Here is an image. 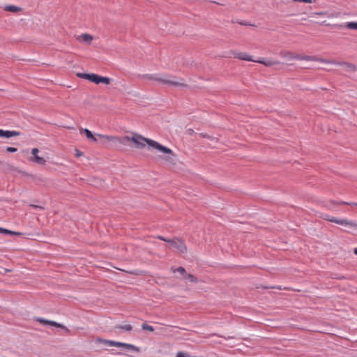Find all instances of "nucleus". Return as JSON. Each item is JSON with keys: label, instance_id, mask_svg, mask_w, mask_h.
Returning <instances> with one entry per match:
<instances>
[{"label": "nucleus", "instance_id": "obj_1", "mask_svg": "<svg viewBox=\"0 0 357 357\" xmlns=\"http://www.w3.org/2000/svg\"><path fill=\"white\" fill-rule=\"evenodd\" d=\"M141 79L144 83L150 85L165 86L174 88L189 87L184 79L176 77L167 74H145L142 75Z\"/></svg>", "mask_w": 357, "mask_h": 357}, {"label": "nucleus", "instance_id": "obj_2", "mask_svg": "<svg viewBox=\"0 0 357 357\" xmlns=\"http://www.w3.org/2000/svg\"><path fill=\"white\" fill-rule=\"evenodd\" d=\"M126 139L128 141L132 142L135 144V147L137 149H143L145 147L146 144H147L149 147H151L159 152L172 155H174L173 151L170 149L161 145L154 140L144 137L140 135L135 134L132 137H126Z\"/></svg>", "mask_w": 357, "mask_h": 357}, {"label": "nucleus", "instance_id": "obj_3", "mask_svg": "<svg viewBox=\"0 0 357 357\" xmlns=\"http://www.w3.org/2000/svg\"><path fill=\"white\" fill-rule=\"evenodd\" d=\"M77 75L80 78L88 79L96 84H102L106 86L112 84V86L117 87L116 81L107 77H102L94 73H77Z\"/></svg>", "mask_w": 357, "mask_h": 357}, {"label": "nucleus", "instance_id": "obj_4", "mask_svg": "<svg viewBox=\"0 0 357 357\" xmlns=\"http://www.w3.org/2000/svg\"><path fill=\"white\" fill-rule=\"evenodd\" d=\"M323 218L331 222H334L340 225L349 226L357 228V222L350 221L347 219H338L329 215H323Z\"/></svg>", "mask_w": 357, "mask_h": 357}, {"label": "nucleus", "instance_id": "obj_5", "mask_svg": "<svg viewBox=\"0 0 357 357\" xmlns=\"http://www.w3.org/2000/svg\"><path fill=\"white\" fill-rule=\"evenodd\" d=\"M99 342L103 343L106 345L110 346V347H123L125 349H130L135 351H139V349L135 347L133 344L120 342H116L113 340H103V339H99Z\"/></svg>", "mask_w": 357, "mask_h": 357}, {"label": "nucleus", "instance_id": "obj_6", "mask_svg": "<svg viewBox=\"0 0 357 357\" xmlns=\"http://www.w3.org/2000/svg\"><path fill=\"white\" fill-rule=\"evenodd\" d=\"M167 243H169L171 248H174L180 253H183L186 250L184 243L179 239L169 240L167 241Z\"/></svg>", "mask_w": 357, "mask_h": 357}, {"label": "nucleus", "instance_id": "obj_7", "mask_svg": "<svg viewBox=\"0 0 357 357\" xmlns=\"http://www.w3.org/2000/svg\"><path fill=\"white\" fill-rule=\"evenodd\" d=\"M330 63H335V65H340L342 67L343 70L345 71V72H347V73H354L356 72V67L355 65L352 64V63H338V62H336L335 61H330L329 62Z\"/></svg>", "mask_w": 357, "mask_h": 357}, {"label": "nucleus", "instance_id": "obj_8", "mask_svg": "<svg viewBox=\"0 0 357 357\" xmlns=\"http://www.w3.org/2000/svg\"><path fill=\"white\" fill-rule=\"evenodd\" d=\"M232 54L233 55H230V56L238 59L240 60L254 61L252 56L246 52H233Z\"/></svg>", "mask_w": 357, "mask_h": 357}, {"label": "nucleus", "instance_id": "obj_9", "mask_svg": "<svg viewBox=\"0 0 357 357\" xmlns=\"http://www.w3.org/2000/svg\"><path fill=\"white\" fill-rule=\"evenodd\" d=\"M38 152H39V150L37 148L32 149L31 154L33 155V157L31 159V160L38 165H45L46 162V160H45V158H43L42 157H39L38 155Z\"/></svg>", "mask_w": 357, "mask_h": 357}, {"label": "nucleus", "instance_id": "obj_10", "mask_svg": "<svg viewBox=\"0 0 357 357\" xmlns=\"http://www.w3.org/2000/svg\"><path fill=\"white\" fill-rule=\"evenodd\" d=\"M298 57L299 58H298V60H305V61H320L322 63H328L329 62V61H326L325 59H320L315 56H305V55L298 54Z\"/></svg>", "mask_w": 357, "mask_h": 357}, {"label": "nucleus", "instance_id": "obj_11", "mask_svg": "<svg viewBox=\"0 0 357 357\" xmlns=\"http://www.w3.org/2000/svg\"><path fill=\"white\" fill-rule=\"evenodd\" d=\"M36 320L43 324H48L51 326L60 327L61 328L65 329L66 331H68V329L66 328V326H64L63 325H62L61 324L56 323L54 321H50V320L42 319V318H37Z\"/></svg>", "mask_w": 357, "mask_h": 357}, {"label": "nucleus", "instance_id": "obj_12", "mask_svg": "<svg viewBox=\"0 0 357 357\" xmlns=\"http://www.w3.org/2000/svg\"><path fill=\"white\" fill-rule=\"evenodd\" d=\"M280 56L288 61L298 60V54H295L290 51H282Z\"/></svg>", "mask_w": 357, "mask_h": 357}, {"label": "nucleus", "instance_id": "obj_13", "mask_svg": "<svg viewBox=\"0 0 357 357\" xmlns=\"http://www.w3.org/2000/svg\"><path fill=\"white\" fill-rule=\"evenodd\" d=\"M20 135V132L15 130H3L0 129V137L10 138L12 137L19 136Z\"/></svg>", "mask_w": 357, "mask_h": 357}, {"label": "nucleus", "instance_id": "obj_14", "mask_svg": "<svg viewBox=\"0 0 357 357\" xmlns=\"http://www.w3.org/2000/svg\"><path fill=\"white\" fill-rule=\"evenodd\" d=\"M77 40L82 43H86L90 44L93 40V37L91 35L88 33H83L78 36Z\"/></svg>", "mask_w": 357, "mask_h": 357}, {"label": "nucleus", "instance_id": "obj_15", "mask_svg": "<svg viewBox=\"0 0 357 357\" xmlns=\"http://www.w3.org/2000/svg\"><path fill=\"white\" fill-rule=\"evenodd\" d=\"M79 131H80L81 134L84 133L86 135V137L88 139H89L92 142H97V139L95 137V136L92 134V132L89 130H88L86 128H81L79 130Z\"/></svg>", "mask_w": 357, "mask_h": 357}, {"label": "nucleus", "instance_id": "obj_16", "mask_svg": "<svg viewBox=\"0 0 357 357\" xmlns=\"http://www.w3.org/2000/svg\"><path fill=\"white\" fill-rule=\"evenodd\" d=\"M254 62H257V63H262L264 66H268V67L269 66H273L274 65H276V64L279 63L278 61L271 60V59L266 60V61H264V60H255L254 59Z\"/></svg>", "mask_w": 357, "mask_h": 357}, {"label": "nucleus", "instance_id": "obj_17", "mask_svg": "<svg viewBox=\"0 0 357 357\" xmlns=\"http://www.w3.org/2000/svg\"><path fill=\"white\" fill-rule=\"evenodd\" d=\"M0 233L5 234H10V235H17V236L21 235V233L8 230V229L2 228V227H0Z\"/></svg>", "mask_w": 357, "mask_h": 357}, {"label": "nucleus", "instance_id": "obj_18", "mask_svg": "<svg viewBox=\"0 0 357 357\" xmlns=\"http://www.w3.org/2000/svg\"><path fill=\"white\" fill-rule=\"evenodd\" d=\"M96 135L98 137H100L101 138H105V139H107L108 141H111V142H114V141L119 140V138L115 137V136L102 135H100V134H97Z\"/></svg>", "mask_w": 357, "mask_h": 357}, {"label": "nucleus", "instance_id": "obj_19", "mask_svg": "<svg viewBox=\"0 0 357 357\" xmlns=\"http://www.w3.org/2000/svg\"><path fill=\"white\" fill-rule=\"evenodd\" d=\"M344 26L349 29H355L357 30V22H347Z\"/></svg>", "mask_w": 357, "mask_h": 357}, {"label": "nucleus", "instance_id": "obj_20", "mask_svg": "<svg viewBox=\"0 0 357 357\" xmlns=\"http://www.w3.org/2000/svg\"><path fill=\"white\" fill-rule=\"evenodd\" d=\"M116 328L121 329V330H124L126 331H130L132 328V326L130 324L119 325V326H116Z\"/></svg>", "mask_w": 357, "mask_h": 357}, {"label": "nucleus", "instance_id": "obj_21", "mask_svg": "<svg viewBox=\"0 0 357 357\" xmlns=\"http://www.w3.org/2000/svg\"><path fill=\"white\" fill-rule=\"evenodd\" d=\"M5 10L10 12H18L21 10V8L15 6H8Z\"/></svg>", "mask_w": 357, "mask_h": 357}, {"label": "nucleus", "instance_id": "obj_22", "mask_svg": "<svg viewBox=\"0 0 357 357\" xmlns=\"http://www.w3.org/2000/svg\"><path fill=\"white\" fill-rule=\"evenodd\" d=\"M173 272H174V273L178 272V273H179L181 275H183V277H184V278H185V275H187V273H186V271H185V268H183V267H181V266H180V267H178V268H177L173 269Z\"/></svg>", "mask_w": 357, "mask_h": 357}, {"label": "nucleus", "instance_id": "obj_23", "mask_svg": "<svg viewBox=\"0 0 357 357\" xmlns=\"http://www.w3.org/2000/svg\"><path fill=\"white\" fill-rule=\"evenodd\" d=\"M142 328L143 330L149 331H151V332H152V331H154V328H153V326H150V325H148V324H143L142 325Z\"/></svg>", "mask_w": 357, "mask_h": 357}, {"label": "nucleus", "instance_id": "obj_24", "mask_svg": "<svg viewBox=\"0 0 357 357\" xmlns=\"http://www.w3.org/2000/svg\"><path fill=\"white\" fill-rule=\"evenodd\" d=\"M190 354L188 352L178 351L175 357H189Z\"/></svg>", "mask_w": 357, "mask_h": 357}, {"label": "nucleus", "instance_id": "obj_25", "mask_svg": "<svg viewBox=\"0 0 357 357\" xmlns=\"http://www.w3.org/2000/svg\"><path fill=\"white\" fill-rule=\"evenodd\" d=\"M185 278H187L188 280H189L192 282H197L196 278L194 275H191V274H188L187 273V275H185Z\"/></svg>", "mask_w": 357, "mask_h": 357}, {"label": "nucleus", "instance_id": "obj_26", "mask_svg": "<svg viewBox=\"0 0 357 357\" xmlns=\"http://www.w3.org/2000/svg\"><path fill=\"white\" fill-rule=\"evenodd\" d=\"M17 149L16 148H14V147H8L6 149V151L9 153H15L17 151Z\"/></svg>", "mask_w": 357, "mask_h": 357}, {"label": "nucleus", "instance_id": "obj_27", "mask_svg": "<svg viewBox=\"0 0 357 357\" xmlns=\"http://www.w3.org/2000/svg\"><path fill=\"white\" fill-rule=\"evenodd\" d=\"M340 204H347V205H351V206H357V203H356V202H342Z\"/></svg>", "mask_w": 357, "mask_h": 357}, {"label": "nucleus", "instance_id": "obj_28", "mask_svg": "<svg viewBox=\"0 0 357 357\" xmlns=\"http://www.w3.org/2000/svg\"><path fill=\"white\" fill-rule=\"evenodd\" d=\"M326 13L324 12H318V13H313L314 15H325Z\"/></svg>", "mask_w": 357, "mask_h": 357}, {"label": "nucleus", "instance_id": "obj_29", "mask_svg": "<svg viewBox=\"0 0 357 357\" xmlns=\"http://www.w3.org/2000/svg\"><path fill=\"white\" fill-rule=\"evenodd\" d=\"M31 207L34 208H40V209L43 208V207H41L40 206H37V205H31Z\"/></svg>", "mask_w": 357, "mask_h": 357}, {"label": "nucleus", "instance_id": "obj_30", "mask_svg": "<svg viewBox=\"0 0 357 357\" xmlns=\"http://www.w3.org/2000/svg\"><path fill=\"white\" fill-rule=\"evenodd\" d=\"M158 238L159 239H160V240L163 241H167H167H168L167 239L165 238L164 237H162V236H159Z\"/></svg>", "mask_w": 357, "mask_h": 357}, {"label": "nucleus", "instance_id": "obj_31", "mask_svg": "<svg viewBox=\"0 0 357 357\" xmlns=\"http://www.w3.org/2000/svg\"><path fill=\"white\" fill-rule=\"evenodd\" d=\"M82 155V153L78 150H76V156L79 157Z\"/></svg>", "mask_w": 357, "mask_h": 357}, {"label": "nucleus", "instance_id": "obj_32", "mask_svg": "<svg viewBox=\"0 0 357 357\" xmlns=\"http://www.w3.org/2000/svg\"><path fill=\"white\" fill-rule=\"evenodd\" d=\"M166 160H168V161H172L173 160L172 158H171L169 156L167 157Z\"/></svg>", "mask_w": 357, "mask_h": 357}, {"label": "nucleus", "instance_id": "obj_33", "mask_svg": "<svg viewBox=\"0 0 357 357\" xmlns=\"http://www.w3.org/2000/svg\"><path fill=\"white\" fill-rule=\"evenodd\" d=\"M321 24H324V25H328V24H326V21H324L321 23Z\"/></svg>", "mask_w": 357, "mask_h": 357}, {"label": "nucleus", "instance_id": "obj_34", "mask_svg": "<svg viewBox=\"0 0 357 357\" xmlns=\"http://www.w3.org/2000/svg\"><path fill=\"white\" fill-rule=\"evenodd\" d=\"M354 254L357 255V248L354 249Z\"/></svg>", "mask_w": 357, "mask_h": 357}]
</instances>
